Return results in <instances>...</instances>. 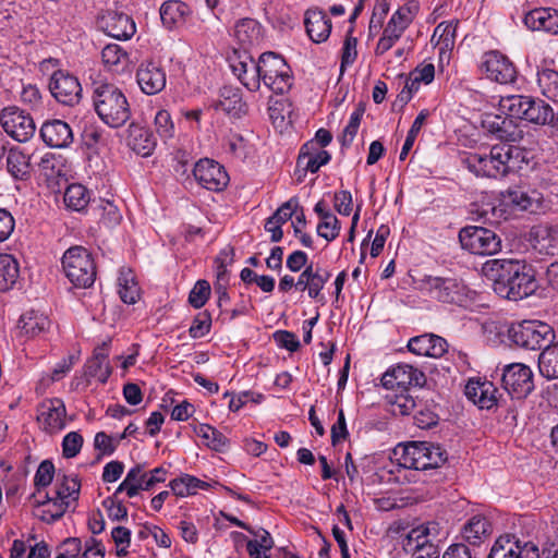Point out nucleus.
Wrapping results in <instances>:
<instances>
[{
	"label": "nucleus",
	"instance_id": "1",
	"mask_svg": "<svg viewBox=\"0 0 558 558\" xmlns=\"http://www.w3.org/2000/svg\"><path fill=\"white\" fill-rule=\"evenodd\" d=\"M524 159V151L517 146L494 145L488 151L470 153L463 163L476 177L499 179L519 169Z\"/></svg>",
	"mask_w": 558,
	"mask_h": 558
},
{
	"label": "nucleus",
	"instance_id": "2",
	"mask_svg": "<svg viewBox=\"0 0 558 558\" xmlns=\"http://www.w3.org/2000/svg\"><path fill=\"white\" fill-rule=\"evenodd\" d=\"M93 106L99 119L112 129L124 125L131 118L129 100L121 88L107 81L93 83Z\"/></svg>",
	"mask_w": 558,
	"mask_h": 558
},
{
	"label": "nucleus",
	"instance_id": "3",
	"mask_svg": "<svg viewBox=\"0 0 558 558\" xmlns=\"http://www.w3.org/2000/svg\"><path fill=\"white\" fill-rule=\"evenodd\" d=\"M251 78L245 87L251 92L259 89L260 82L276 94H283L292 86L291 70L286 60L272 52H264L257 62H251Z\"/></svg>",
	"mask_w": 558,
	"mask_h": 558
},
{
	"label": "nucleus",
	"instance_id": "4",
	"mask_svg": "<svg viewBox=\"0 0 558 558\" xmlns=\"http://www.w3.org/2000/svg\"><path fill=\"white\" fill-rule=\"evenodd\" d=\"M508 336L518 347L526 350H541L551 343L554 330L548 324L539 320H523L511 325Z\"/></svg>",
	"mask_w": 558,
	"mask_h": 558
},
{
	"label": "nucleus",
	"instance_id": "5",
	"mask_svg": "<svg viewBox=\"0 0 558 558\" xmlns=\"http://www.w3.org/2000/svg\"><path fill=\"white\" fill-rule=\"evenodd\" d=\"M459 240L462 247L472 254L493 255L501 248L500 238L484 227L468 226L461 229Z\"/></svg>",
	"mask_w": 558,
	"mask_h": 558
},
{
	"label": "nucleus",
	"instance_id": "6",
	"mask_svg": "<svg viewBox=\"0 0 558 558\" xmlns=\"http://www.w3.org/2000/svg\"><path fill=\"white\" fill-rule=\"evenodd\" d=\"M0 123L9 136L21 143L31 140L36 131L33 117L16 106L5 107L1 110Z\"/></svg>",
	"mask_w": 558,
	"mask_h": 558
},
{
	"label": "nucleus",
	"instance_id": "7",
	"mask_svg": "<svg viewBox=\"0 0 558 558\" xmlns=\"http://www.w3.org/2000/svg\"><path fill=\"white\" fill-rule=\"evenodd\" d=\"M62 268L68 279H96L95 260L83 246H72L64 252Z\"/></svg>",
	"mask_w": 558,
	"mask_h": 558
},
{
	"label": "nucleus",
	"instance_id": "8",
	"mask_svg": "<svg viewBox=\"0 0 558 558\" xmlns=\"http://www.w3.org/2000/svg\"><path fill=\"white\" fill-rule=\"evenodd\" d=\"M482 128L495 140L505 143H520L523 141L524 126L515 120L500 113H486L482 119Z\"/></svg>",
	"mask_w": 558,
	"mask_h": 558
},
{
	"label": "nucleus",
	"instance_id": "9",
	"mask_svg": "<svg viewBox=\"0 0 558 558\" xmlns=\"http://www.w3.org/2000/svg\"><path fill=\"white\" fill-rule=\"evenodd\" d=\"M482 270L488 279H535L539 276L532 265L519 259H490Z\"/></svg>",
	"mask_w": 558,
	"mask_h": 558
},
{
	"label": "nucleus",
	"instance_id": "10",
	"mask_svg": "<svg viewBox=\"0 0 558 558\" xmlns=\"http://www.w3.org/2000/svg\"><path fill=\"white\" fill-rule=\"evenodd\" d=\"M501 381L504 388L517 399L526 398L534 389L533 372L522 363L506 365Z\"/></svg>",
	"mask_w": 558,
	"mask_h": 558
},
{
	"label": "nucleus",
	"instance_id": "11",
	"mask_svg": "<svg viewBox=\"0 0 558 558\" xmlns=\"http://www.w3.org/2000/svg\"><path fill=\"white\" fill-rule=\"evenodd\" d=\"M49 90L58 102L65 106L78 104L83 92L78 78L63 70H57L52 73Z\"/></svg>",
	"mask_w": 558,
	"mask_h": 558
},
{
	"label": "nucleus",
	"instance_id": "12",
	"mask_svg": "<svg viewBox=\"0 0 558 558\" xmlns=\"http://www.w3.org/2000/svg\"><path fill=\"white\" fill-rule=\"evenodd\" d=\"M426 381L423 372L407 363H399L387 369L381 377V385L386 389H401L405 391L410 386L422 387Z\"/></svg>",
	"mask_w": 558,
	"mask_h": 558
},
{
	"label": "nucleus",
	"instance_id": "13",
	"mask_svg": "<svg viewBox=\"0 0 558 558\" xmlns=\"http://www.w3.org/2000/svg\"><path fill=\"white\" fill-rule=\"evenodd\" d=\"M432 299L444 303L465 305L472 299V291L463 281H422Z\"/></svg>",
	"mask_w": 558,
	"mask_h": 558
},
{
	"label": "nucleus",
	"instance_id": "14",
	"mask_svg": "<svg viewBox=\"0 0 558 558\" xmlns=\"http://www.w3.org/2000/svg\"><path fill=\"white\" fill-rule=\"evenodd\" d=\"M195 180L209 191H221L229 182V175L225 168L213 159L198 160L193 169Z\"/></svg>",
	"mask_w": 558,
	"mask_h": 558
},
{
	"label": "nucleus",
	"instance_id": "15",
	"mask_svg": "<svg viewBox=\"0 0 558 558\" xmlns=\"http://www.w3.org/2000/svg\"><path fill=\"white\" fill-rule=\"evenodd\" d=\"M482 71L487 78L499 84H510L517 78L514 64L498 51H489L484 54Z\"/></svg>",
	"mask_w": 558,
	"mask_h": 558
},
{
	"label": "nucleus",
	"instance_id": "16",
	"mask_svg": "<svg viewBox=\"0 0 558 558\" xmlns=\"http://www.w3.org/2000/svg\"><path fill=\"white\" fill-rule=\"evenodd\" d=\"M98 24L109 36L119 40H128L136 32L133 19L117 10L102 12L98 17Z\"/></svg>",
	"mask_w": 558,
	"mask_h": 558
},
{
	"label": "nucleus",
	"instance_id": "17",
	"mask_svg": "<svg viewBox=\"0 0 558 558\" xmlns=\"http://www.w3.org/2000/svg\"><path fill=\"white\" fill-rule=\"evenodd\" d=\"M136 82L144 94L156 95L166 87V72L156 62H142L136 71Z\"/></svg>",
	"mask_w": 558,
	"mask_h": 558
},
{
	"label": "nucleus",
	"instance_id": "18",
	"mask_svg": "<svg viewBox=\"0 0 558 558\" xmlns=\"http://www.w3.org/2000/svg\"><path fill=\"white\" fill-rule=\"evenodd\" d=\"M504 202L514 210L537 214L544 208L543 194L536 190L510 189L504 195Z\"/></svg>",
	"mask_w": 558,
	"mask_h": 558
},
{
	"label": "nucleus",
	"instance_id": "19",
	"mask_svg": "<svg viewBox=\"0 0 558 558\" xmlns=\"http://www.w3.org/2000/svg\"><path fill=\"white\" fill-rule=\"evenodd\" d=\"M44 143L52 148H65L73 142V132L71 126L59 119H53L43 123L39 130Z\"/></svg>",
	"mask_w": 558,
	"mask_h": 558
},
{
	"label": "nucleus",
	"instance_id": "20",
	"mask_svg": "<svg viewBox=\"0 0 558 558\" xmlns=\"http://www.w3.org/2000/svg\"><path fill=\"white\" fill-rule=\"evenodd\" d=\"M529 242L542 254L554 255L558 252V225L541 223L531 228Z\"/></svg>",
	"mask_w": 558,
	"mask_h": 558
},
{
	"label": "nucleus",
	"instance_id": "21",
	"mask_svg": "<svg viewBox=\"0 0 558 558\" xmlns=\"http://www.w3.org/2000/svg\"><path fill=\"white\" fill-rule=\"evenodd\" d=\"M50 327V320L45 313L29 310L20 316L16 325V336L25 340L38 337Z\"/></svg>",
	"mask_w": 558,
	"mask_h": 558
},
{
	"label": "nucleus",
	"instance_id": "22",
	"mask_svg": "<svg viewBox=\"0 0 558 558\" xmlns=\"http://www.w3.org/2000/svg\"><path fill=\"white\" fill-rule=\"evenodd\" d=\"M65 405L61 399L54 398L40 407L38 421L48 433H57L65 427Z\"/></svg>",
	"mask_w": 558,
	"mask_h": 558
},
{
	"label": "nucleus",
	"instance_id": "23",
	"mask_svg": "<svg viewBox=\"0 0 558 558\" xmlns=\"http://www.w3.org/2000/svg\"><path fill=\"white\" fill-rule=\"evenodd\" d=\"M330 160L331 155L327 150L316 147L314 141H308L300 149L296 167L301 168L304 174L306 172L315 173Z\"/></svg>",
	"mask_w": 558,
	"mask_h": 558
},
{
	"label": "nucleus",
	"instance_id": "24",
	"mask_svg": "<svg viewBox=\"0 0 558 558\" xmlns=\"http://www.w3.org/2000/svg\"><path fill=\"white\" fill-rule=\"evenodd\" d=\"M408 349L416 355L437 359L447 352V341L439 336L426 333L411 338Z\"/></svg>",
	"mask_w": 558,
	"mask_h": 558
},
{
	"label": "nucleus",
	"instance_id": "25",
	"mask_svg": "<svg viewBox=\"0 0 558 558\" xmlns=\"http://www.w3.org/2000/svg\"><path fill=\"white\" fill-rule=\"evenodd\" d=\"M531 31L558 35V11L551 8H536L529 11L523 20Z\"/></svg>",
	"mask_w": 558,
	"mask_h": 558
},
{
	"label": "nucleus",
	"instance_id": "26",
	"mask_svg": "<svg viewBox=\"0 0 558 558\" xmlns=\"http://www.w3.org/2000/svg\"><path fill=\"white\" fill-rule=\"evenodd\" d=\"M126 144L137 155L147 157L156 147V137L147 128L132 122L128 128Z\"/></svg>",
	"mask_w": 558,
	"mask_h": 558
},
{
	"label": "nucleus",
	"instance_id": "27",
	"mask_svg": "<svg viewBox=\"0 0 558 558\" xmlns=\"http://www.w3.org/2000/svg\"><path fill=\"white\" fill-rule=\"evenodd\" d=\"M216 110H222L232 118H241L247 112V105L242 98L239 88L223 86L219 92V99L215 102Z\"/></svg>",
	"mask_w": 558,
	"mask_h": 558
},
{
	"label": "nucleus",
	"instance_id": "28",
	"mask_svg": "<svg viewBox=\"0 0 558 558\" xmlns=\"http://www.w3.org/2000/svg\"><path fill=\"white\" fill-rule=\"evenodd\" d=\"M494 292L509 301H520L533 295L538 289L537 281H492Z\"/></svg>",
	"mask_w": 558,
	"mask_h": 558
},
{
	"label": "nucleus",
	"instance_id": "29",
	"mask_svg": "<svg viewBox=\"0 0 558 558\" xmlns=\"http://www.w3.org/2000/svg\"><path fill=\"white\" fill-rule=\"evenodd\" d=\"M304 24L308 37L316 44L328 39L331 32V21L319 9H310L305 13Z\"/></svg>",
	"mask_w": 558,
	"mask_h": 558
},
{
	"label": "nucleus",
	"instance_id": "30",
	"mask_svg": "<svg viewBox=\"0 0 558 558\" xmlns=\"http://www.w3.org/2000/svg\"><path fill=\"white\" fill-rule=\"evenodd\" d=\"M492 533V522L483 514L471 517L461 529L462 538L473 546H480Z\"/></svg>",
	"mask_w": 558,
	"mask_h": 558
},
{
	"label": "nucleus",
	"instance_id": "31",
	"mask_svg": "<svg viewBox=\"0 0 558 558\" xmlns=\"http://www.w3.org/2000/svg\"><path fill=\"white\" fill-rule=\"evenodd\" d=\"M426 441H412L407 445H399L395 449V454L399 456L400 465L405 469L426 470L425 452H427Z\"/></svg>",
	"mask_w": 558,
	"mask_h": 558
},
{
	"label": "nucleus",
	"instance_id": "32",
	"mask_svg": "<svg viewBox=\"0 0 558 558\" xmlns=\"http://www.w3.org/2000/svg\"><path fill=\"white\" fill-rule=\"evenodd\" d=\"M81 482L78 478L63 476L61 483L57 487V500L53 502L56 508L54 513H51V521L59 520L68 509L69 502L66 499L72 498L76 500L80 495Z\"/></svg>",
	"mask_w": 558,
	"mask_h": 558
},
{
	"label": "nucleus",
	"instance_id": "33",
	"mask_svg": "<svg viewBox=\"0 0 558 558\" xmlns=\"http://www.w3.org/2000/svg\"><path fill=\"white\" fill-rule=\"evenodd\" d=\"M525 110L524 121L535 125H549L554 123L555 114L553 108L539 98L531 96Z\"/></svg>",
	"mask_w": 558,
	"mask_h": 558
},
{
	"label": "nucleus",
	"instance_id": "34",
	"mask_svg": "<svg viewBox=\"0 0 558 558\" xmlns=\"http://www.w3.org/2000/svg\"><path fill=\"white\" fill-rule=\"evenodd\" d=\"M8 172L16 180H27L31 177V155L20 148H11L7 156Z\"/></svg>",
	"mask_w": 558,
	"mask_h": 558
},
{
	"label": "nucleus",
	"instance_id": "35",
	"mask_svg": "<svg viewBox=\"0 0 558 558\" xmlns=\"http://www.w3.org/2000/svg\"><path fill=\"white\" fill-rule=\"evenodd\" d=\"M187 13L189 7L179 0H168L160 8L161 22L169 29L183 23Z\"/></svg>",
	"mask_w": 558,
	"mask_h": 558
},
{
	"label": "nucleus",
	"instance_id": "36",
	"mask_svg": "<svg viewBox=\"0 0 558 558\" xmlns=\"http://www.w3.org/2000/svg\"><path fill=\"white\" fill-rule=\"evenodd\" d=\"M530 97L531 96L525 95H509L501 97L498 104V109L500 113L511 118L512 120H523Z\"/></svg>",
	"mask_w": 558,
	"mask_h": 558
},
{
	"label": "nucleus",
	"instance_id": "37",
	"mask_svg": "<svg viewBox=\"0 0 558 558\" xmlns=\"http://www.w3.org/2000/svg\"><path fill=\"white\" fill-rule=\"evenodd\" d=\"M234 37L244 46L255 45L260 39V25L253 19H243L234 26Z\"/></svg>",
	"mask_w": 558,
	"mask_h": 558
},
{
	"label": "nucleus",
	"instance_id": "38",
	"mask_svg": "<svg viewBox=\"0 0 558 558\" xmlns=\"http://www.w3.org/2000/svg\"><path fill=\"white\" fill-rule=\"evenodd\" d=\"M538 369L547 379L558 378V341L543 349L538 356Z\"/></svg>",
	"mask_w": 558,
	"mask_h": 558
},
{
	"label": "nucleus",
	"instance_id": "39",
	"mask_svg": "<svg viewBox=\"0 0 558 558\" xmlns=\"http://www.w3.org/2000/svg\"><path fill=\"white\" fill-rule=\"evenodd\" d=\"M537 85L543 96L558 104V72L553 69H542L537 72Z\"/></svg>",
	"mask_w": 558,
	"mask_h": 558
},
{
	"label": "nucleus",
	"instance_id": "40",
	"mask_svg": "<svg viewBox=\"0 0 558 558\" xmlns=\"http://www.w3.org/2000/svg\"><path fill=\"white\" fill-rule=\"evenodd\" d=\"M169 486L171 488V492L175 496L185 497L195 494L198 488H206L208 484L193 475L184 474L180 477L172 480L169 483Z\"/></svg>",
	"mask_w": 558,
	"mask_h": 558
},
{
	"label": "nucleus",
	"instance_id": "41",
	"mask_svg": "<svg viewBox=\"0 0 558 558\" xmlns=\"http://www.w3.org/2000/svg\"><path fill=\"white\" fill-rule=\"evenodd\" d=\"M195 433L203 439L204 444L213 450L223 451L228 447V438L208 424H201L195 428Z\"/></svg>",
	"mask_w": 558,
	"mask_h": 558
},
{
	"label": "nucleus",
	"instance_id": "42",
	"mask_svg": "<svg viewBox=\"0 0 558 558\" xmlns=\"http://www.w3.org/2000/svg\"><path fill=\"white\" fill-rule=\"evenodd\" d=\"M101 59L104 64L110 71H120V66L128 64L129 57L125 50L117 44L107 45L101 51Z\"/></svg>",
	"mask_w": 558,
	"mask_h": 558
},
{
	"label": "nucleus",
	"instance_id": "43",
	"mask_svg": "<svg viewBox=\"0 0 558 558\" xmlns=\"http://www.w3.org/2000/svg\"><path fill=\"white\" fill-rule=\"evenodd\" d=\"M458 22H441L439 23L433 33L432 43L441 45L440 50L451 49L456 40V31Z\"/></svg>",
	"mask_w": 558,
	"mask_h": 558
},
{
	"label": "nucleus",
	"instance_id": "44",
	"mask_svg": "<svg viewBox=\"0 0 558 558\" xmlns=\"http://www.w3.org/2000/svg\"><path fill=\"white\" fill-rule=\"evenodd\" d=\"M89 202V195L82 184H71L64 193V203L66 207L80 211L86 207Z\"/></svg>",
	"mask_w": 558,
	"mask_h": 558
},
{
	"label": "nucleus",
	"instance_id": "45",
	"mask_svg": "<svg viewBox=\"0 0 558 558\" xmlns=\"http://www.w3.org/2000/svg\"><path fill=\"white\" fill-rule=\"evenodd\" d=\"M514 542V535L506 534L498 537L487 558H518L514 547H518Z\"/></svg>",
	"mask_w": 558,
	"mask_h": 558
},
{
	"label": "nucleus",
	"instance_id": "46",
	"mask_svg": "<svg viewBox=\"0 0 558 558\" xmlns=\"http://www.w3.org/2000/svg\"><path fill=\"white\" fill-rule=\"evenodd\" d=\"M251 62H255L254 59L248 56L246 52L242 54H238L234 52V57L230 58V68L233 74L240 80V82L245 86V82H250L252 72H251Z\"/></svg>",
	"mask_w": 558,
	"mask_h": 558
},
{
	"label": "nucleus",
	"instance_id": "47",
	"mask_svg": "<svg viewBox=\"0 0 558 558\" xmlns=\"http://www.w3.org/2000/svg\"><path fill=\"white\" fill-rule=\"evenodd\" d=\"M112 368L109 361L88 359L84 365V375L87 378H97L101 384H106L110 377Z\"/></svg>",
	"mask_w": 558,
	"mask_h": 558
},
{
	"label": "nucleus",
	"instance_id": "48",
	"mask_svg": "<svg viewBox=\"0 0 558 558\" xmlns=\"http://www.w3.org/2000/svg\"><path fill=\"white\" fill-rule=\"evenodd\" d=\"M416 532L414 534H408L407 537L402 542V547L405 551L412 553V556L415 558H439V550L436 545L432 542L424 546L415 545V547L411 546L413 544V539L415 541Z\"/></svg>",
	"mask_w": 558,
	"mask_h": 558
},
{
	"label": "nucleus",
	"instance_id": "49",
	"mask_svg": "<svg viewBox=\"0 0 558 558\" xmlns=\"http://www.w3.org/2000/svg\"><path fill=\"white\" fill-rule=\"evenodd\" d=\"M428 117V111L427 110H422L415 118V120L413 121L408 134H407V137H405V141L403 143V146H402V149H401V153L399 155V159L401 161L405 160L409 151L412 149L413 145H414V142L416 140V136L417 134L420 133L423 124L425 123L426 119Z\"/></svg>",
	"mask_w": 558,
	"mask_h": 558
},
{
	"label": "nucleus",
	"instance_id": "50",
	"mask_svg": "<svg viewBox=\"0 0 558 558\" xmlns=\"http://www.w3.org/2000/svg\"><path fill=\"white\" fill-rule=\"evenodd\" d=\"M391 405V412L395 415H409L416 408V402L409 393H396L393 397H389Z\"/></svg>",
	"mask_w": 558,
	"mask_h": 558
},
{
	"label": "nucleus",
	"instance_id": "51",
	"mask_svg": "<svg viewBox=\"0 0 558 558\" xmlns=\"http://www.w3.org/2000/svg\"><path fill=\"white\" fill-rule=\"evenodd\" d=\"M427 452H425L426 470L437 469L444 465L448 459V452L438 444L426 441Z\"/></svg>",
	"mask_w": 558,
	"mask_h": 558
},
{
	"label": "nucleus",
	"instance_id": "52",
	"mask_svg": "<svg viewBox=\"0 0 558 558\" xmlns=\"http://www.w3.org/2000/svg\"><path fill=\"white\" fill-rule=\"evenodd\" d=\"M299 208V202L295 197L290 198L283 203L274 214L268 218V225L282 226L292 218Z\"/></svg>",
	"mask_w": 558,
	"mask_h": 558
},
{
	"label": "nucleus",
	"instance_id": "53",
	"mask_svg": "<svg viewBox=\"0 0 558 558\" xmlns=\"http://www.w3.org/2000/svg\"><path fill=\"white\" fill-rule=\"evenodd\" d=\"M211 294L209 281H196L189 294V304L194 308L203 307Z\"/></svg>",
	"mask_w": 558,
	"mask_h": 558
},
{
	"label": "nucleus",
	"instance_id": "54",
	"mask_svg": "<svg viewBox=\"0 0 558 558\" xmlns=\"http://www.w3.org/2000/svg\"><path fill=\"white\" fill-rule=\"evenodd\" d=\"M402 34L403 33H401L399 28L386 25L383 35L379 38L377 46L375 48V54L383 56L388 50H390L393 47V45L400 39Z\"/></svg>",
	"mask_w": 558,
	"mask_h": 558
},
{
	"label": "nucleus",
	"instance_id": "55",
	"mask_svg": "<svg viewBox=\"0 0 558 558\" xmlns=\"http://www.w3.org/2000/svg\"><path fill=\"white\" fill-rule=\"evenodd\" d=\"M156 132L162 140H168L174 135V124L170 113L161 109L157 111L154 120Z\"/></svg>",
	"mask_w": 558,
	"mask_h": 558
},
{
	"label": "nucleus",
	"instance_id": "56",
	"mask_svg": "<svg viewBox=\"0 0 558 558\" xmlns=\"http://www.w3.org/2000/svg\"><path fill=\"white\" fill-rule=\"evenodd\" d=\"M102 507L107 510L108 517L113 521H122L128 518V509L117 494L104 499Z\"/></svg>",
	"mask_w": 558,
	"mask_h": 558
},
{
	"label": "nucleus",
	"instance_id": "57",
	"mask_svg": "<svg viewBox=\"0 0 558 558\" xmlns=\"http://www.w3.org/2000/svg\"><path fill=\"white\" fill-rule=\"evenodd\" d=\"M83 437L77 432L68 433L62 440V454L66 459L76 457L83 446Z\"/></svg>",
	"mask_w": 558,
	"mask_h": 558
},
{
	"label": "nucleus",
	"instance_id": "58",
	"mask_svg": "<svg viewBox=\"0 0 558 558\" xmlns=\"http://www.w3.org/2000/svg\"><path fill=\"white\" fill-rule=\"evenodd\" d=\"M211 318L206 312L198 313L189 329V335L193 339H198L207 335L210 330Z\"/></svg>",
	"mask_w": 558,
	"mask_h": 558
},
{
	"label": "nucleus",
	"instance_id": "59",
	"mask_svg": "<svg viewBox=\"0 0 558 558\" xmlns=\"http://www.w3.org/2000/svg\"><path fill=\"white\" fill-rule=\"evenodd\" d=\"M118 294L125 304H135L141 296L138 281H120Z\"/></svg>",
	"mask_w": 558,
	"mask_h": 558
},
{
	"label": "nucleus",
	"instance_id": "60",
	"mask_svg": "<svg viewBox=\"0 0 558 558\" xmlns=\"http://www.w3.org/2000/svg\"><path fill=\"white\" fill-rule=\"evenodd\" d=\"M101 209V218L100 222L107 228H113L120 223L122 216L118 209V207L109 202L102 201L100 205Z\"/></svg>",
	"mask_w": 558,
	"mask_h": 558
},
{
	"label": "nucleus",
	"instance_id": "61",
	"mask_svg": "<svg viewBox=\"0 0 558 558\" xmlns=\"http://www.w3.org/2000/svg\"><path fill=\"white\" fill-rule=\"evenodd\" d=\"M111 537L117 545V556L124 557L128 555V548L131 543V531L124 526H116L111 531Z\"/></svg>",
	"mask_w": 558,
	"mask_h": 558
},
{
	"label": "nucleus",
	"instance_id": "62",
	"mask_svg": "<svg viewBox=\"0 0 558 558\" xmlns=\"http://www.w3.org/2000/svg\"><path fill=\"white\" fill-rule=\"evenodd\" d=\"M439 415L434 408L424 407L414 414V423L417 427L427 429L436 426Z\"/></svg>",
	"mask_w": 558,
	"mask_h": 558
},
{
	"label": "nucleus",
	"instance_id": "63",
	"mask_svg": "<svg viewBox=\"0 0 558 558\" xmlns=\"http://www.w3.org/2000/svg\"><path fill=\"white\" fill-rule=\"evenodd\" d=\"M53 474H54L53 463L49 460H44L39 464L37 472L35 474V478H34V483H35L37 490L50 485V483L53 480Z\"/></svg>",
	"mask_w": 558,
	"mask_h": 558
},
{
	"label": "nucleus",
	"instance_id": "64",
	"mask_svg": "<svg viewBox=\"0 0 558 558\" xmlns=\"http://www.w3.org/2000/svg\"><path fill=\"white\" fill-rule=\"evenodd\" d=\"M19 276L17 260L10 254H0V279H17Z\"/></svg>",
	"mask_w": 558,
	"mask_h": 558
}]
</instances>
